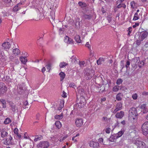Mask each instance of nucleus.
<instances>
[{
    "mask_svg": "<svg viewBox=\"0 0 148 148\" xmlns=\"http://www.w3.org/2000/svg\"><path fill=\"white\" fill-rule=\"evenodd\" d=\"M80 101L79 99H77V103L75 104L74 106V109L76 108L77 110L80 109L83 107L84 105V101H85V99L84 97L83 96H81L80 97Z\"/></svg>",
    "mask_w": 148,
    "mask_h": 148,
    "instance_id": "1",
    "label": "nucleus"
},
{
    "mask_svg": "<svg viewBox=\"0 0 148 148\" xmlns=\"http://www.w3.org/2000/svg\"><path fill=\"white\" fill-rule=\"evenodd\" d=\"M95 73V72L93 70L86 69L85 73L86 79L88 80L91 79Z\"/></svg>",
    "mask_w": 148,
    "mask_h": 148,
    "instance_id": "2",
    "label": "nucleus"
},
{
    "mask_svg": "<svg viewBox=\"0 0 148 148\" xmlns=\"http://www.w3.org/2000/svg\"><path fill=\"white\" fill-rule=\"evenodd\" d=\"M132 143L139 148H145L146 145L143 142L137 139L132 140Z\"/></svg>",
    "mask_w": 148,
    "mask_h": 148,
    "instance_id": "3",
    "label": "nucleus"
},
{
    "mask_svg": "<svg viewBox=\"0 0 148 148\" xmlns=\"http://www.w3.org/2000/svg\"><path fill=\"white\" fill-rule=\"evenodd\" d=\"M140 61L139 57H135L131 60V64L132 66L134 69L137 68V64Z\"/></svg>",
    "mask_w": 148,
    "mask_h": 148,
    "instance_id": "4",
    "label": "nucleus"
},
{
    "mask_svg": "<svg viewBox=\"0 0 148 148\" xmlns=\"http://www.w3.org/2000/svg\"><path fill=\"white\" fill-rule=\"evenodd\" d=\"M143 134L145 136L148 134V121L145 122L142 126Z\"/></svg>",
    "mask_w": 148,
    "mask_h": 148,
    "instance_id": "5",
    "label": "nucleus"
},
{
    "mask_svg": "<svg viewBox=\"0 0 148 148\" xmlns=\"http://www.w3.org/2000/svg\"><path fill=\"white\" fill-rule=\"evenodd\" d=\"M49 145L48 142L47 141H42L40 142L37 145V148H47Z\"/></svg>",
    "mask_w": 148,
    "mask_h": 148,
    "instance_id": "6",
    "label": "nucleus"
},
{
    "mask_svg": "<svg viewBox=\"0 0 148 148\" xmlns=\"http://www.w3.org/2000/svg\"><path fill=\"white\" fill-rule=\"evenodd\" d=\"M7 90V87L3 83H0V95L5 93Z\"/></svg>",
    "mask_w": 148,
    "mask_h": 148,
    "instance_id": "7",
    "label": "nucleus"
},
{
    "mask_svg": "<svg viewBox=\"0 0 148 148\" xmlns=\"http://www.w3.org/2000/svg\"><path fill=\"white\" fill-rule=\"evenodd\" d=\"M128 120L132 123H135L136 122L137 116L132 114H129L128 116Z\"/></svg>",
    "mask_w": 148,
    "mask_h": 148,
    "instance_id": "8",
    "label": "nucleus"
},
{
    "mask_svg": "<svg viewBox=\"0 0 148 148\" xmlns=\"http://www.w3.org/2000/svg\"><path fill=\"white\" fill-rule=\"evenodd\" d=\"M148 34V32L146 30H144L140 33L138 37H140L141 40H143L147 37Z\"/></svg>",
    "mask_w": 148,
    "mask_h": 148,
    "instance_id": "9",
    "label": "nucleus"
},
{
    "mask_svg": "<svg viewBox=\"0 0 148 148\" xmlns=\"http://www.w3.org/2000/svg\"><path fill=\"white\" fill-rule=\"evenodd\" d=\"M95 82L97 84H99L102 82L103 85H104L106 83L104 82V81L103 80V78L100 76L96 77L95 78Z\"/></svg>",
    "mask_w": 148,
    "mask_h": 148,
    "instance_id": "10",
    "label": "nucleus"
},
{
    "mask_svg": "<svg viewBox=\"0 0 148 148\" xmlns=\"http://www.w3.org/2000/svg\"><path fill=\"white\" fill-rule=\"evenodd\" d=\"M89 144L90 147L93 148H98L99 147V143L97 142L91 141Z\"/></svg>",
    "mask_w": 148,
    "mask_h": 148,
    "instance_id": "11",
    "label": "nucleus"
},
{
    "mask_svg": "<svg viewBox=\"0 0 148 148\" xmlns=\"http://www.w3.org/2000/svg\"><path fill=\"white\" fill-rule=\"evenodd\" d=\"M0 132L1 136L2 138H5L8 136V133L4 129H0Z\"/></svg>",
    "mask_w": 148,
    "mask_h": 148,
    "instance_id": "12",
    "label": "nucleus"
},
{
    "mask_svg": "<svg viewBox=\"0 0 148 148\" xmlns=\"http://www.w3.org/2000/svg\"><path fill=\"white\" fill-rule=\"evenodd\" d=\"M122 104L120 102L117 103L116 106V108L114 110L113 113L114 114L116 113L118 111L122 109Z\"/></svg>",
    "mask_w": 148,
    "mask_h": 148,
    "instance_id": "13",
    "label": "nucleus"
},
{
    "mask_svg": "<svg viewBox=\"0 0 148 148\" xmlns=\"http://www.w3.org/2000/svg\"><path fill=\"white\" fill-rule=\"evenodd\" d=\"M132 114L135 116H138V114L136 109L135 108H131L129 111V114Z\"/></svg>",
    "mask_w": 148,
    "mask_h": 148,
    "instance_id": "14",
    "label": "nucleus"
},
{
    "mask_svg": "<svg viewBox=\"0 0 148 148\" xmlns=\"http://www.w3.org/2000/svg\"><path fill=\"white\" fill-rule=\"evenodd\" d=\"M12 139V137H11V135H10L9 137L8 138H6L3 139L4 141V144L8 145L11 144V141Z\"/></svg>",
    "mask_w": 148,
    "mask_h": 148,
    "instance_id": "15",
    "label": "nucleus"
},
{
    "mask_svg": "<svg viewBox=\"0 0 148 148\" xmlns=\"http://www.w3.org/2000/svg\"><path fill=\"white\" fill-rule=\"evenodd\" d=\"M76 125L77 127L81 126L83 124V121L82 119H78L75 121Z\"/></svg>",
    "mask_w": 148,
    "mask_h": 148,
    "instance_id": "16",
    "label": "nucleus"
},
{
    "mask_svg": "<svg viewBox=\"0 0 148 148\" xmlns=\"http://www.w3.org/2000/svg\"><path fill=\"white\" fill-rule=\"evenodd\" d=\"M2 46L5 49L7 50V49H9L10 48L11 45L9 42H6L3 43Z\"/></svg>",
    "mask_w": 148,
    "mask_h": 148,
    "instance_id": "17",
    "label": "nucleus"
},
{
    "mask_svg": "<svg viewBox=\"0 0 148 148\" xmlns=\"http://www.w3.org/2000/svg\"><path fill=\"white\" fill-rule=\"evenodd\" d=\"M124 115V112L123 111H121L119 112H117L115 115V117L116 118L121 119L123 117Z\"/></svg>",
    "mask_w": 148,
    "mask_h": 148,
    "instance_id": "18",
    "label": "nucleus"
},
{
    "mask_svg": "<svg viewBox=\"0 0 148 148\" xmlns=\"http://www.w3.org/2000/svg\"><path fill=\"white\" fill-rule=\"evenodd\" d=\"M10 106V109L14 112H15L16 110H17V108L16 107L15 105L12 102L9 103Z\"/></svg>",
    "mask_w": 148,
    "mask_h": 148,
    "instance_id": "19",
    "label": "nucleus"
},
{
    "mask_svg": "<svg viewBox=\"0 0 148 148\" xmlns=\"http://www.w3.org/2000/svg\"><path fill=\"white\" fill-rule=\"evenodd\" d=\"M92 17V15L91 14H84L82 16V18L84 19L90 20Z\"/></svg>",
    "mask_w": 148,
    "mask_h": 148,
    "instance_id": "20",
    "label": "nucleus"
},
{
    "mask_svg": "<svg viewBox=\"0 0 148 148\" xmlns=\"http://www.w3.org/2000/svg\"><path fill=\"white\" fill-rule=\"evenodd\" d=\"M49 18L51 21V20L53 22L54 21L55 18V12L54 11H51Z\"/></svg>",
    "mask_w": 148,
    "mask_h": 148,
    "instance_id": "21",
    "label": "nucleus"
},
{
    "mask_svg": "<svg viewBox=\"0 0 148 148\" xmlns=\"http://www.w3.org/2000/svg\"><path fill=\"white\" fill-rule=\"evenodd\" d=\"M140 108L143 109V113L144 114L146 113L148 111V110L146 107V104L143 103L142 104L140 107Z\"/></svg>",
    "mask_w": 148,
    "mask_h": 148,
    "instance_id": "22",
    "label": "nucleus"
},
{
    "mask_svg": "<svg viewBox=\"0 0 148 148\" xmlns=\"http://www.w3.org/2000/svg\"><path fill=\"white\" fill-rule=\"evenodd\" d=\"M65 40H67L66 43L67 44H74V41L72 39L70 38H69L67 36H65Z\"/></svg>",
    "mask_w": 148,
    "mask_h": 148,
    "instance_id": "23",
    "label": "nucleus"
},
{
    "mask_svg": "<svg viewBox=\"0 0 148 148\" xmlns=\"http://www.w3.org/2000/svg\"><path fill=\"white\" fill-rule=\"evenodd\" d=\"M22 5L21 3H18L13 9V11L14 12L18 11L20 8V6Z\"/></svg>",
    "mask_w": 148,
    "mask_h": 148,
    "instance_id": "24",
    "label": "nucleus"
},
{
    "mask_svg": "<svg viewBox=\"0 0 148 148\" xmlns=\"http://www.w3.org/2000/svg\"><path fill=\"white\" fill-rule=\"evenodd\" d=\"M105 60V58H100L99 59L97 60V64L98 65H99L101 64H103L104 63Z\"/></svg>",
    "mask_w": 148,
    "mask_h": 148,
    "instance_id": "25",
    "label": "nucleus"
},
{
    "mask_svg": "<svg viewBox=\"0 0 148 148\" xmlns=\"http://www.w3.org/2000/svg\"><path fill=\"white\" fill-rule=\"evenodd\" d=\"M12 53L14 55L16 56H17L20 54V51L18 49L16 48L13 49L12 51Z\"/></svg>",
    "mask_w": 148,
    "mask_h": 148,
    "instance_id": "26",
    "label": "nucleus"
},
{
    "mask_svg": "<svg viewBox=\"0 0 148 148\" xmlns=\"http://www.w3.org/2000/svg\"><path fill=\"white\" fill-rule=\"evenodd\" d=\"M6 103L5 101L2 99L0 100V106L2 107L3 108H5L6 107Z\"/></svg>",
    "mask_w": 148,
    "mask_h": 148,
    "instance_id": "27",
    "label": "nucleus"
},
{
    "mask_svg": "<svg viewBox=\"0 0 148 148\" xmlns=\"http://www.w3.org/2000/svg\"><path fill=\"white\" fill-rule=\"evenodd\" d=\"M116 134H114L112 135L109 138V140L111 142L114 141V140L116 139Z\"/></svg>",
    "mask_w": 148,
    "mask_h": 148,
    "instance_id": "28",
    "label": "nucleus"
},
{
    "mask_svg": "<svg viewBox=\"0 0 148 148\" xmlns=\"http://www.w3.org/2000/svg\"><path fill=\"white\" fill-rule=\"evenodd\" d=\"M20 60L21 62L23 64H25L27 61V59L26 57L21 56L20 58Z\"/></svg>",
    "mask_w": 148,
    "mask_h": 148,
    "instance_id": "29",
    "label": "nucleus"
},
{
    "mask_svg": "<svg viewBox=\"0 0 148 148\" xmlns=\"http://www.w3.org/2000/svg\"><path fill=\"white\" fill-rule=\"evenodd\" d=\"M78 4L79 6L82 8L86 7L87 6V4L84 2L79 1L78 3Z\"/></svg>",
    "mask_w": 148,
    "mask_h": 148,
    "instance_id": "30",
    "label": "nucleus"
},
{
    "mask_svg": "<svg viewBox=\"0 0 148 148\" xmlns=\"http://www.w3.org/2000/svg\"><path fill=\"white\" fill-rule=\"evenodd\" d=\"M124 131L123 130H121L119 131L117 134H116V139L118 138H119L122 136L123 134Z\"/></svg>",
    "mask_w": 148,
    "mask_h": 148,
    "instance_id": "31",
    "label": "nucleus"
},
{
    "mask_svg": "<svg viewBox=\"0 0 148 148\" xmlns=\"http://www.w3.org/2000/svg\"><path fill=\"white\" fill-rule=\"evenodd\" d=\"M75 39L77 42L80 43L81 42L80 37L79 35H76L75 36L74 38Z\"/></svg>",
    "mask_w": 148,
    "mask_h": 148,
    "instance_id": "32",
    "label": "nucleus"
},
{
    "mask_svg": "<svg viewBox=\"0 0 148 148\" xmlns=\"http://www.w3.org/2000/svg\"><path fill=\"white\" fill-rule=\"evenodd\" d=\"M145 60H142L140 62H139L138 64V67L139 68H141L145 64Z\"/></svg>",
    "mask_w": 148,
    "mask_h": 148,
    "instance_id": "33",
    "label": "nucleus"
},
{
    "mask_svg": "<svg viewBox=\"0 0 148 148\" xmlns=\"http://www.w3.org/2000/svg\"><path fill=\"white\" fill-rule=\"evenodd\" d=\"M66 115H68L69 114L70 115L73 114V110L72 108L71 109L70 108H69L68 109H66Z\"/></svg>",
    "mask_w": 148,
    "mask_h": 148,
    "instance_id": "34",
    "label": "nucleus"
},
{
    "mask_svg": "<svg viewBox=\"0 0 148 148\" xmlns=\"http://www.w3.org/2000/svg\"><path fill=\"white\" fill-rule=\"evenodd\" d=\"M78 93L82 95H83L85 94V90L83 88H79L78 89Z\"/></svg>",
    "mask_w": 148,
    "mask_h": 148,
    "instance_id": "35",
    "label": "nucleus"
},
{
    "mask_svg": "<svg viewBox=\"0 0 148 148\" xmlns=\"http://www.w3.org/2000/svg\"><path fill=\"white\" fill-rule=\"evenodd\" d=\"M64 100H62L60 101L59 107L58 108L59 110H61L62 108L64 107Z\"/></svg>",
    "mask_w": 148,
    "mask_h": 148,
    "instance_id": "36",
    "label": "nucleus"
},
{
    "mask_svg": "<svg viewBox=\"0 0 148 148\" xmlns=\"http://www.w3.org/2000/svg\"><path fill=\"white\" fill-rule=\"evenodd\" d=\"M55 124L56 127L58 129L60 128L61 127V124L59 121H56Z\"/></svg>",
    "mask_w": 148,
    "mask_h": 148,
    "instance_id": "37",
    "label": "nucleus"
},
{
    "mask_svg": "<svg viewBox=\"0 0 148 148\" xmlns=\"http://www.w3.org/2000/svg\"><path fill=\"white\" fill-rule=\"evenodd\" d=\"M60 77V81H62L64 79L65 77V74L63 72H61L59 74Z\"/></svg>",
    "mask_w": 148,
    "mask_h": 148,
    "instance_id": "38",
    "label": "nucleus"
},
{
    "mask_svg": "<svg viewBox=\"0 0 148 148\" xmlns=\"http://www.w3.org/2000/svg\"><path fill=\"white\" fill-rule=\"evenodd\" d=\"M42 138V136L41 135H38L36 136L34 139V140L35 141H37L41 139Z\"/></svg>",
    "mask_w": 148,
    "mask_h": 148,
    "instance_id": "39",
    "label": "nucleus"
},
{
    "mask_svg": "<svg viewBox=\"0 0 148 148\" xmlns=\"http://www.w3.org/2000/svg\"><path fill=\"white\" fill-rule=\"evenodd\" d=\"M11 122V120L10 118H6L4 122L5 124H7Z\"/></svg>",
    "mask_w": 148,
    "mask_h": 148,
    "instance_id": "40",
    "label": "nucleus"
},
{
    "mask_svg": "<svg viewBox=\"0 0 148 148\" xmlns=\"http://www.w3.org/2000/svg\"><path fill=\"white\" fill-rule=\"evenodd\" d=\"M126 6L125 4L124 3H120L119 5L117 6L116 8H125Z\"/></svg>",
    "mask_w": 148,
    "mask_h": 148,
    "instance_id": "41",
    "label": "nucleus"
},
{
    "mask_svg": "<svg viewBox=\"0 0 148 148\" xmlns=\"http://www.w3.org/2000/svg\"><path fill=\"white\" fill-rule=\"evenodd\" d=\"M112 14H109L107 16V19L108 20V22L110 23L112 21Z\"/></svg>",
    "mask_w": 148,
    "mask_h": 148,
    "instance_id": "42",
    "label": "nucleus"
},
{
    "mask_svg": "<svg viewBox=\"0 0 148 148\" xmlns=\"http://www.w3.org/2000/svg\"><path fill=\"white\" fill-rule=\"evenodd\" d=\"M111 84V82L110 80H108L107 81V83H105V87H106L107 88H108L110 87V85Z\"/></svg>",
    "mask_w": 148,
    "mask_h": 148,
    "instance_id": "43",
    "label": "nucleus"
},
{
    "mask_svg": "<svg viewBox=\"0 0 148 148\" xmlns=\"http://www.w3.org/2000/svg\"><path fill=\"white\" fill-rule=\"evenodd\" d=\"M138 39H139L137 40L136 41V44L138 46H139L141 43V42L143 40H141V39H140V37H138Z\"/></svg>",
    "mask_w": 148,
    "mask_h": 148,
    "instance_id": "44",
    "label": "nucleus"
},
{
    "mask_svg": "<svg viewBox=\"0 0 148 148\" xmlns=\"http://www.w3.org/2000/svg\"><path fill=\"white\" fill-rule=\"evenodd\" d=\"M121 95V93H120L118 94L116 97V99L118 101H120L121 100L122 98L120 96Z\"/></svg>",
    "mask_w": 148,
    "mask_h": 148,
    "instance_id": "45",
    "label": "nucleus"
},
{
    "mask_svg": "<svg viewBox=\"0 0 148 148\" xmlns=\"http://www.w3.org/2000/svg\"><path fill=\"white\" fill-rule=\"evenodd\" d=\"M64 29L60 28L59 29V34L60 35L62 36L63 35L64 31Z\"/></svg>",
    "mask_w": 148,
    "mask_h": 148,
    "instance_id": "46",
    "label": "nucleus"
},
{
    "mask_svg": "<svg viewBox=\"0 0 148 148\" xmlns=\"http://www.w3.org/2000/svg\"><path fill=\"white\" fill-rule=\"evenodd\" d=\"M119 86H115L113 88V90L114 92H116L118 91L119 90Z\"/></svg>",
    "mask_w": 148,
    "mask_h": 148,
    "instance_id": "47",
    "label": "nucleus"
},
{
    "mask_svg": "<svg viewBox=\"0 0 148 148\" xmlns=\"http://www.w3.org/2000/svg\"><path fill=\"white\" fill-rule=\"evenodd\" d=\"M100 88V90L101 92H103L104 91H105L106 89L107 90L108 89V88H107L106 87H105V86L104 87V86L102 87V86H101Z\"/></svg>",
    "mask_w": 148,
    "mask_h": 148,
    "instance_id": "48",
    "label": "nucleus"
},
{
    "mask_svg": "<svg viewBox=\"0 0 148 148\" xmlns=\"http://www.w3.org/2000/svg\"><path fill=\"white\" fill-rule=\"evenodd\" d=\"M53 2H49L48 3V6L50 9H52L53 7Z\"/></svg>",
    "mask_w": 148,
    "mask_h": 148,
    "instance_id": "49",
    "label": "nucleus"
},
{
    "mask_svg": "<svg viewBox=\"0 0 148 148\" xmlns=\"http://www.w3.org/2000/svg\"><path fill=\"white\" fill-rule=\"evenodd\" d=\"M123 82V80L119 78L117 80L116 83L118 85H120Z\"/></svg>",
    "mask_w": 148,
    "mask_h": 148,
    "instance_id": "50",
    "label": "nucleus"
},
{
    "mask_svg": "<svg viewBox=\"0 0 148 148\" xmlns=\"http://www.w3.org/2000/svg\"><path fill=\"white\" fill-rule=\"evenodd\" d=\"M85 64V62L84 61H79V65L81 67H84V65Z\"/></svg>",
    "mask_w": 148,
    "mask_h": 148,
    "instance_id": "51",
    "label": "nucleus"
},
{
    "mask_svg": "<svg viewBox=\"0 0 148 148\" xmlns=\"http://www.w3.org/2000/svg\"><path fill=\"white\" fill-rule=\"evenodd\" d=\"M86 47H87L89 49V50H90V51H91V47H90V45H89V43L88 42H87L86 43V44L85 45Z\"/></svg>",
    "mask_w": 148,
    "mask_h": 148,
    "instance_id": "52",
    "label": "nucleus"
},
{
    "mask_svg": "<svg viewBox=\"0 0 148 148\" xmlns=\"http://www.w3.org/2000/svg\"><path fill=\"white\" fill-rule=\"evenodd\" d=\"M128 32L127 34L130 36L132 31V27H129L128 28Z\"/></svg>",
    "mask_w": 148,
    "mask_h": 148,
    "instance_id": "53",
    "label": "nucleus"
},
{
    "mask_svg": "<svg viewBox=\"0 0 148 148\" xmlns=\"http://www.w3.org/2000/svg\"><path fill=\"white\" fill-rule=\"evenodd\" d=\"M46 68L49 71L50 69H51V65L50 64H48L46 66Z\"/></svg>",
    "mask_w": 148,
    "mask_h": 148,
    "instance_id": "54",
    "label": "nucleus"
},
{
    "mask_svg": "<svg viewBox=\"0 0 148 148\" xmlns=\"http://www.w3.org/2000/svg\"><path fill=\"white\" fill-rule=\"evenodd\" d=\"M131 7L132 8H134V6L135 5V3L134 1H132L130 3Z\"/></svg>",
    "mask_w": 148,
    "mask_h": 148,
    "instance_id": "55",
    "label": "nucleus"
},
{
    "mask_svg": "<svg viewBox=\"0 0 148 148\" xmlns=\"http://www.w3.org/2000/svg\"><path fill=\"white\" fill-rule=\"evenodd\" d=\"M110 128L109 127L107 128L105 130V132L106 133L109 134L110 133Z\"/></svg>",
    "mask_w": 148,
    "mask_h": 148,
    "instance_id": "56",
    "label": "nucleus"
},
{
    "mask_svg": "<svg viewBox=\"0 0 148 148\" xmlns=\"http://www.w3.org/2000/svg\"><path fill=\"white\" fill-rule=\"evenodd\" d=\"M60 68H63L65 66V63L64 62H61L60 64Z\"/></svg>",
    "mask_w": 148,
    "mask_h": 148,
    "instance_id": "57",
    "label": "nucleus"
},
{
    "mask_svg": "<svg viewBox=\"0 0 148 148\" xmlns=\"http://www.w3.org/2000/svg\"><path fill=\"white\" fill-rule=\"evenodd\" d=\"M132 97L134 99H136L137 98V95L136 93L133 94L132 96Z\"/></svg>",
    "mask_w": 148,
    "mask_h": 148,
    "instance_id": "58",
    "label": "nucleus"
},
{
    "mask_svg": "<svg viewBox=\"0 0 148 148\" xmlns=\"http://www.w3.org/2000/svg\"><path fill=\"white\" fill-rule=\"evenodd\" d=\"M69 86L70 87H72L74 88H75V87H76V86L75 85V84L73 83H71L69 85Z\"/></svg>",
    "mask_w": 148,
    "mask_h": 148,
    "instance_id": "59",
    "label": "nucleus"
},
{
    "mask_svg": "<svg viewBox=\"0 0 148 148\" xmlns=\"http://www.w3.org/2000/svg\"><path fill=\"white\" fill-rule=\"evenodd\" d=\"M62 116L61 115H57L55 116V118L57 119H60L62 117Z\"/></svg>",
    "mask_w": 148,
    "mask_h": 148,
    "instance_id": "60",
    "label": "nucleus"
},
{
    "mask_svg": "<svg viewBox=\"0 0 148 148\" xmlns=\"http://www.w3.org/2000/svg\"><path fill=\"white\" fill-rule=\"evenodd\" d=\"M18 129L16 128H15L14 130V132L16 134H18Z\"/></svg>",
    "mask_w": 148,
    "mask_h": 148,
    "instance_id": "61",
    "label": "nucleus"
},
{
    "mask_svg": "<svg viewBox=\"0 0 148 148\" xmlns=\"http://www.w3.org/2000/svg\"><path fill=\"white\" fill-rule=\"evenodd\" d=\"M4 3H8L11 2L12 0H2Z\"/></svg>",
    "mask_w": 148,
    "mask_h": 148,
    "instance_id": "62",
    "label": "nucleus"
},
{
    "mask_svg": "<svg viewBox=\"0 0 148 148\" xmlns=\"http://www.w3.org/2000/svg\"><path fill=\"white\" fill-rule=\"evenodd\" d=\"M130 62L129 61L127 60L126 62V65H125V66L127 68L128 67V66H129L130 65Z\"/></svg>",
    "mask_w": 148,
    "mask_h": 148,
    "instance_id": "63",
    "label": "nucleus"
},
{
    "mask_svg": "<svg viewBox=\"0 0 148 148\" xmlns=\"http://www.w3.org/2000/svg\"><path fill=\"white\" fill-rule=\"evenodd\" d=\"M142 94L143 95L145 96L148 95V92L143 91L142 92Z\"/></svg>",
    "mask_w": 148,
    "mask_h": 148,
    "instance_id": "64",
    "label": "nucleus"
}]
</instances>
